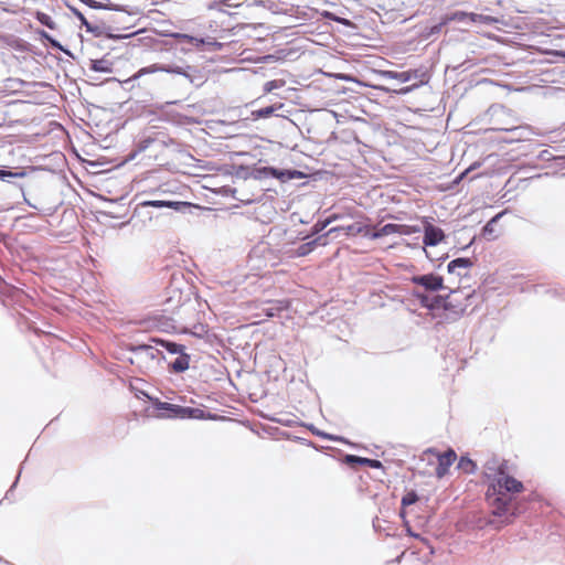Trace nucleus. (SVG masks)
<instances>
[{
	"label": "nucleus",
	"instance_id": "f257e3e1",
	"mask_svg": "<svg viewBox=\"0 0 565 565\" xmlns=\"http://www.w3.org/2000/svg\"><path fill=\"white\" fill-rule=\"evenodd\" d=\"M128 350L132 354L129 358L130 363L145 369L151 367L154 362H159L163 358L162 352L151 344L130 345Z\"/></svg>",
	"mask_w": 565,
	"mask_h": 565
},
{
	"label": "nucleus",
	"instance_id": "f03ea898",
	"mask_svg": "<svg viewBox=\"0 0 565 565\" xmlns=\"http://www.w3.org/2000/svg\"><path fill=\"white\" fill-rule=\"evenodd\" d=\"M490 489L494 494L505 495V492H521L523 490V483L500 470L495 482Z\"/></svg>",
	"mask_w": 565,
	"mask_h": 565
},
{
	"label": "nucleus",
	"instance_id": "7ed1b4c3",
	"mask_svg": "<svg viewBox=\"0 0 565 565\" xmlns=\"http://www.w3.org/2000/svg\"><path fill=\"white\" fill-rule=\"evenodd\" d=\"M159 409L169 412L168 417L202 418L203 411L199 408L183 407L170 403H159Z\"/></svg>",
	"mask_w": 565,
	"mask_h": 565
},
{
	"label": "nucleus",
	"instance_id": "20e7f679",
	"mask_svg": "<svg viewBox=\"0 0 565 565\" xmlns=\"http://www.w3.org/2000/svg\"><path fill=\"white\" fill-rule=\"evenodd\" d=\"M156 72H167V73H175V74H181V75H185L188 76L183 70L179 66L177 67H168V66H162V65H159V64H152L150 66H147V67H142L140 68L137 73H135L131 77H129L128 79L125 81V83H130V82H134L138 78H140L141 76L143 75H147V74H152V73H156Z\"/></svg>",
	"mask_w": 565,
	"mask_h": 565
},
{
	"label": "nucleus",
	"instance_id": "39448f33",
	"mask_svg": "<svg viewBox=\"0 0 565 565\" xmlns=\"http://www.w3.org/2000/svg\"><path fill=\"white\" fill-rule=\"evenodd\" d=\"M428 452L435 455L438 460V466L436 468V475L438 478L444 477L448 472L449 467L457 458L456 452L451 449L444 454L434 452L433 450H428Z\"/></svg>",
	"mask_w": 565,
	"mask_h": 565
},
{
	"label": "nucleus",
	"instance_id": "423d86ee",
	"mask_svg": "<svg viewBox=\"0 0 565 565\" xmlns=\"http://www.w3.org/2000/svg\"><path fill=\"white\" fill-rule=\"evenodd\" d=\"M258 173L265 178H275L280 180L281 182H286L288 180L295 179L300 175V172L296 170H281L274 167H264L258 170Z\"/></svg>",
	"mask_w": 565,
	"mask_h": 565
},
{
	"label": "nucleus",
	"instance_id": "0eeeda50",
	"mask_svg": "<svg viewBox=\"0 0 565 565\" xmlns=\"http://www.w3.org/2000/svg\"><path fill=\"white\" fill-rule=\"evenodd\" d=\"M445 239V233L441 228L426 222L424 224V245L436 246Z\"/></svg>",
	"mask_w": 565,
	"mask_h": 565
},
{
	"label": "nucleus",
	"instance_id": "6e6552de",
	"mask_svg": "<svg viewBox=\"0 0 565 565\" xmlns=\"http://www.w3.org/2000/svg\"><path fill=\"white\" fill-rule=\"evenodd\" d=\"M413 282L423 286L426 290L436 291L444 288L443 278L434 274L413 277Z\"/></svg>",
	"mask_w": 565,
	"mask_h": 565
},
{
	"label": "nucleus",
	"instance_id": "1a4fd4ad",
	"mask_svg": "<svg viewBox=\"0 0 565 565\" xmlns=\"http://www.w3.org/2000/svg\"><path fill=\"white\" fill-rule=\"evenodd\" d=\"M488 500L491 502L493 507V514L497 516H503L507 515L509 512V502L510 499L507 498V495H500L494 494V492H491V489H488L487 492Z\"/></svg>",
	"mask_w": 565,
	"mask_h": 565
},
{
	"label": "nucleus",
	"instance_id": "9d476101",
	"mask_svg": "<svg viewBox=\"0 0 565 565\" xmlns=\"http://www.w3.org/2000/svg\"><path fill=\"white\" fill-rule=\"evenodd\" d=\"M407 72H408V75H409V81L414 78V79H418L419 83L418 84H414L412 86L403 87L399 90H395V93L401 94V95H405V94L411 93L415 88H417L420 85L426 84L428 82V76H427V74L425 72H422L419 70H412V71H407Z\"/></svg>",
	"mask_w": 565,
	"mask_h": 565
},
{
	"label": "nucleus",
	"instance_id": "9b49d317",
	"mask_svg": "<svg viewBox=\"0 0 565 565\" xmlns=\"http://www.w3.org/2000/svg\"><path fill=\"white\" fill-rule=\"evenodd\" d=\"M140 206H151V207H170L174 210H182L188 206L186 202H179V201H167V200H151V201H145L140 203Z\"/></svg>",
	"mask_w": 565,
	"mask_h": 565
},
{
	"label": "nucleus",
	"instance_id": "f8f14e48",
	"mask_svg": "<svg viewBox=\"0 0 565 565\" xmlns=\"http://www.w3.org/2000/svg\"><path fill=\"white\" fill-rule=\"evenodd\" d=\"M471 266L472 262L469 258H456L448 264L447 269L449 274L466 276V273H462V270H467Z\"/></svg>",
	"mask_w": 565,
	"mask_h": 565
},
{
	"label": "nucleus",
	"instance_id": "ddd939ff",
	"mask_svg": "<svg viewBox=\"0 0 565 565\" xmlns=\"http://www.w3.org/2000/svg\"><path fill=\"white\" fill-rule=\"evenodd\" d=\"M366 230V226L361 223H354L348 226H339L332 227L329 230L327 235L332 234L334 232H343L348 236H354L358 234H362Z\"/></svg>",
	"mask_w": 565,
	"mask_h": 565
},
{
	"label": "nucleus",
	"instance_id": "4468645a",
	"mask_svg": "<svg viewBox=\"0 0 565 565\" xmlns=\"http://www.w3.org/2000/svg\"><path fill=\"white\" fill-rule=\"evenodd\" d=\"M403 227L404 226L399 225V224L388 223V224H385L384 226H382L376 232H374L371 235V237L372 238H380L382 236H387V235H391V234H394V233L404 234L405 232L403 231Z\"/></svg>",
	"mask_w": 565,
	"mask_h": 565
},
{
	"label": "nucleus",
	"instance_id": "2eb2a0df",
	"mask_svg": "<svg viewBox=\"0 0 565 565\" xmlns=\"http://www.w3.org/2000/svg\"><path fill=\"white\" fill-rule=\"evenodd\" d=\"M178 354L179 356L170 364V367L173 372L181 373L189 369L190 356L185 354L183 351Z\"/></svg>",
	"mask_w": 565,
	"mask_h": 565
},
{
	"label": "nucleus",
	"instance_id": "dca6fc26",
	"mask_svg": "<svg viewBox=\"0 0 565 565\" xmlns=\"http://www.w3.org/2000/svg\"><path fill=\"white\" fill-rule=\"evenodd\" d=\"M377 74L385 78L397 79L401 83L409 82L408 72L379 71Z\"/></svg>",
	"mask_w": 565,
	"mask_h": 565
},
{
	"label": "nucleus",
	"instance_id": "f3484780",
	"mask_svg": "<svg viewBox=\"0 0 565 565\" xmlns=\"http://www.w3.org/2000/svg\"><path fill=\"white\" fill-rule=\"evenodd\" d=\"M90 70H93L95 72H100V73H111L113 72L111 62L108 60H105V58L93 60L90 62Z\"/></svg>",
	"mask_w": 565,
	"mask_h": 565
},
{
	"label": "nucleus",
	"instance_id": "a211bd4d",
	"mask_svg": "<svg viewBox=\"0 0 565 565\" xmlns=\"http://www.w3.org/2000/svg\"><path fill=\"white\" fill-rule=\"evenodd\" d=\"M321 239H322V237H318L310 242L301 244L296 250V256L302 257V256L310 254Z\"/></svg>",
	"mask_w": 565,
	"mask_h": 565
},
{
	"label": "nucleus",
	"instance_id": "6ab92c4d",
	"mask_svg": "<svg viewBox=\"0 0 565 565\" xmlns=\"http://www.w3.org/2000/svg\"><path fill=\"white\" fill-rule=\"evenodd\" d=\"M152 342H156L157 344L161 345L162 348H164L167 351H169L172 354L181 353L184 349L183 345L178 344L175 342H171V341L152 339Z\"/></svg>",
	"mask_w": 565,
	"mask_h": 565
},
{
	"label": "nucleus",
	"instance_id": "aec40b11",
	"mask_svg": "<svg viewBox=\"0 0 565 565\" xmlns=\"http://www.w3.org/2000/svg\"><path fill=\"white\" fill-rule=\"evenodd\" d=\"M469 21L473 22V23L486 24V25H491V24L498 22V20L491 15L472 13V12L469 14Z\"/></svg>",
	"mask_w": 565,
	"mask_h": 565
},
{
	"label": "nucleus",
	"instance_id": "412c9836",
	"mask_svg": "<svg viewBox=\"0 0 565 565\" xmlns=\"http://www.w3.org/2000/svg\"><path fill=\"white\" fill-rule=\"evenodd\" d=\"M281 107H282V104H279L278 106H275V105L267 106V107L260 108L258 110H254L252 113V115L254 118H268V117L273 116L274 113Z\"/></svg>",
	"mask_w": 565,
	"mask_h": 565
},
{
	"label": "nucleus",
	"instance_id": "4be33fe9",
	"mask_svg": "<svg viewBox=\"0 0 565 565\" xmlns=\"http://www.w3.org/2000/svg\"><path fill=\"white\" fill-rule=\"evenodd\" d=\"M469 14L470 13L465 12V11H456V12L444 15V18H445V22H447V24L452 21L466 22V21H469Z\"/></svg>",
	"mask_w": 565,
	"mask_h": 565
},
{
	"label": "nucleus",
	"instance_id": "5701e85b",
	"mask_svg": "<svg viewBox=\"0 0 565 565\" xmlns=\"http://www.w3.org/2000/svg\"><path fill=\"white\" fill-rule=\"evenodd\" d=\"M348 460L349 461H352V462H359L361 465H365V466H369L371 468H381L382 467V462L379 461V460H375V459H369V458H361V457H355V456H349L348 457Z\"/></svg>",
	"mask_w": 565,
	"mask_h": 565
},
{
	"label": "nucleus",
	"instance_id": "b1692460",
	"mask_svg": "<svg viewBox=\"0 0 565 565\" xmlns=\"http://www.w3.org/2000/svg\"><path fill=\"white\" fill-rule=\"evenodd\" d=\"M173 36L179 42H189L191 44H194L195 46H200V45H202L204 43V41L202 39H198V38H194L192 35L184 34V33H175V34H173Z\"/></svg>",
	"mask_w": 565,
	"mask_h": 565
},
{
	"label": "nucleus",
	"instance_id": "393cba45",
	"mask_svg": "<svg viewBox=\"0 0 565 565\" xmlns=\"http://www.w3.org/2000/svg\"><path fill=\"white\" fill-rule=\"evenodd\" d=\"M458 468L467 473H472L476 470V463L466 457H461L458 463Z\"/></svg>",
	"mask_w": 565,
	"mask_h": 565
},
{
	"label": "nucleus",
	"instance_id": "a878e982",
	"mask_svg": "<svg viewBox=\"0 0 565 565\" xmlns=\"http://www.w3.org/2000/svg\"><path fill=\"white\" fill-rule=\"evenodd\" d=\"M73 14L81 21V24L85 26L87 32H95V28L86 20L84 14L76 8H71Z\"/></svg>",
	"mask_w": 565,
	"mask_h": 565
},
{
	"label": "nucleus",
	"instance_id": "bb28decb",
	"mask_svg": "<svg viewBox=\"0 0 565 565\" xmlns=\"http://www.w3.org/2000/svg\"><path fill=\"white\" fill-rule=\"evenodd\" d=\"M446 24H447V22H445V18L443 17L441 21L438 24H435V25L430 26L429 29H426L423 36L428 39L431 35L438 34Z\"/></svg>",
	"mask_w": 565,
	"mask_h": 565
},
{
	"label": "nucleus",
	"instance_id": "cd10ccee",
	"mask_svg": "<svg viewBox=\"0 0 565 565\" xmlns=\"http://www.w3.org/2000/svg\"><path fill=\"white\" fill-rule=\"evenodd\" d=\"M81 1L93 9H109V10H117V11L121 10L118 6H104L100 2H97L95 0H81Z\"/></svg>",
	"mask_w": 565,
	"mask_h": 565
},
{
	"label": "nucleus",
	"instance_id": "c85d7f7f",
	"mask_svg": "<svg viewBox=\"0 0 565 565\" xmlns=\"http://www.w3.org/2000/svg\"><path fill=\"white\" fill-rule=\"evenodd\" d=\"M284 85H285L284 79H273V81L266 82L264 85V93H266V94L270 93L274 89L281 88Z\"/></svg>",
	"mask_w": 565,
	"mask_h": 565
},
{
	"label": "nucleus",
	"instance_id": "c756f323",
	"mask_svg": "<svg viewBox=\"0 0 565 565\" xmlns=\"http://www.w3.org/2000/svg\"><path fill=\"white\" fill-rule=\"evenodd\" d=\"M24 177V172H12L0 169V180L8 181L9 178H22Z\"/></svg>",
	"mask_w": 565,
	"mask_h": 565
},
{
	"label": "nucleus",
	"instance_id": "7c9ffc66",
	"mask_svg": "<svg viewBox=\"0 0 565 565\" xmlns=\"http://www.w3.org/2000/svg\"><path fill=\"white\" fill-rule=\"evenodd\" d=\"M417 501V494L415 492L406 493L402 499V505L407 507L414 504Z\"/></svg>",
	"mask_w": 565,
	"mask_h": 565
},
{
	"label": "nucleus",
	"instance_id": "2f4dec72",
	"mask_svg": "<svg viewBox=\"0 0 565 565\" xmlns=\"http://www.w3.org/2000/svg\"><path fill=\"white\" fill-rule=\"evenodd\" d=\"M38 19L42 24L46 25L47 28H50V29L55 28V23L50 15H47L45 13H40Z\"/></svg>",
	"mask_w": 565,
	"mask_h": 565
},
{
	"label": "nucleus",
	"instance_id": "473e14b6",
	"mask_svg": "<svg viewBox=\"0 0 565 565\" xmlns=\"http://www.w3.org/2000/svg\"><path fill=\"white\" fill-rule=\"evenodd\" d=\"M501 216V214H498L495 215L494 217H492L487 224L486 226L483 227V233L484 235H490L493 233L494 231V224L495 222L498 221V218Z\"/></svg>",
	"mask_w": 565,
	"mask_h": 565
},
{
	"label": "nucleus",
	"instance_id": "72a5a7b5",
	"mask_svg": "<svg viewBox=\"0 0 565 565\" xmlns=\"http://www.w3.org/2000/svg\"><path fill=\"white\" fill-rule=\"evenodd\" d=\"M282 309L281 306H277V305H274V306H270L268 308H265L264 311H265V315L266 317L268 318H273V317H276L279 315V311Z\"/></svg>",
	"mask_w": 565,
	"mask_h": 565
},
{
	"label": "nucleus",
	"instance_id": "f704fd0d",
	"mask_svg": "<svg viewBox=\"0 0 565 565\" xmlns=\"http://www.w3.org/2000/svg\"><path fill=\"white\" fill-rule=\"evenodd\" d=\"M331 223V218H327L324 222H318L312 228V234H318L324 230Z\"/></svg>",
	"mask_w": 565,
	"mask_h": 565
},
{
	"label": "nucleus",
	"instance_id": "c9c22d12",
	"mask_svg": "<svg viewBox=\"0 0 565 565\" xmlns=\"http://www.w3.org/2000/svg\"><path fill=\"white\" fill-rule=\"evenodd\" d=\"M422 303H423L425 307L433 309V308H436V307L438 306V303H439V299H438V298H436V299L434 300V302H428V297H423V298H422Z\"/></svg>",
	"mask_w": 565,
	"mask_h": 565
},
{
	"label": "nucleus",
	"instance_id": "e433bc0d",
	"mask_svg": "<svg viewBox=\"0 0 565 565\" xmlns=\"http://www.w3.org/2000/svg\"><path fill=\"white\" fill-rule=\"evenodd\" d=\"M513 131L518 132V136H516L518 139H522V138L525 137V134L527 132V129L523 128V127H518V128H514Z\"/></svg>",
	"mask_w": 565,
	"mask_h": 565
},
{
	"label": "nucleus",
	"instance_id": "4c0bfd02",
	"mask_svg": "<svg viewBox=\"0 0 565 565\" xmlns=\"http://www.w3.org/2000/svg\"><path fill=\"white\" fill-rule=\"evenodd\" d=\"M315 434L320 436V437H322V438H324V439H329V440H334L335 439L333 436H331L329 434H326V433H322V431H319V430L315 431Z\"/></svg>",
	"mask_w": 565,
	"mask_h": 565
},
{
	"label": "nucleus",
	"instance_id": "58836bf2",
	"mask_svg": "<svg viewBox=\"0 0 565 565\" xmlns=\"http://www.w3.org/2000/svg\"><path fill=\"white\" fill-rule=\"evenodd\" d=\"M374 88L380 89V90H383V92H385V93L391 92L388 88H386V87H384V86H374Z\"/></svg>",
	"mask_w": 565,
	"mask_h": 565
},
{
	"label": "nucleus",
	"instance_id": "ea45409f",
	"mask_svg": "<svg viewBox=\"0 0 565 565\" xmlns=\"http://www.w3.org/2000/svg\"><path fill=\"white\" fill-rule=\"evenodd\" d=\"M337 21L342 22V23H344V24H348V23H349V21H348V20H345V19H342V20H341V19H337Z\"/></svg>",
	"mask_w": 565,
	"mask_h": 565
},
{
	"label": "nucleus",
	"instance_id": "a19ab883",
	"mask_svg": "<svg viewBox=\"0 0 565 565\" xmlns=\"http://www.w3.org/2000/svg\"><path fill=\"white\" fill-rule=\"evenodd\" d=\"M329 218H331V222H333V221L338 220L339 216L334 214V215L330 216Z\"/></svg>",
	"mask_w": 565,
	"mask_h": 565
},
{
	"label": "nucleus",
	"instance_id": "79ce46f5",
	"mask_svg": "<svg viewBox=\"0 0 565 565\" xmlns=\"http://www.w3.org/2000/svg\"><path fill=\"white\" fill-rule=\"evenodd\" d=\"M51 42L54 46H58V44L55 41L51 40Z\"/></svg>",
	"mask_w": 565,
	"mask_h": 565
}]
</instances>
